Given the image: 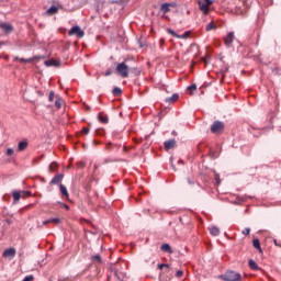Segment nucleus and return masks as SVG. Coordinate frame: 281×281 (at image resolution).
I'll use <instances>...</instances> for the list:
<instances>
[{
	"mask_svg": "<svg viewBox=\"0 0 281 281\" xmlns=\"http://www.w3.org/2000/svg\"><path fill=\"white\" fill-rule=\"evenodd\" d=\"M106 149H108V150L111 149V143H109V144L106 145Z\"/></svg>",
	"mask_w": 281,
	"mask_h": 281,
	"instance_id": "nucleus-47",
	"label": "nucleus"
},
{
	"mask_svg": "<svg viewBox=\"0 0 281 281\" xmlns=\"http://www.w3.org/2000/svg\"><path fill=\"white\" fill-rule=\"evenodd\" d=\"M15 60H19V63H33L35 60H41V56H34V57H31V58H20V57H16Z\"/></svg>",
	"mask_w": 281,
	"mask_h": 281,
	"instance_id": "nucleus-12",
	"label": "nucleus"
},
{
	"mask_svg": "<svg viewBox=\"0 0 281 281\" xmlns=\"http://www.w3.org/2000/svg\"><path fill=\"white\" fill-rule=\"evenodd\" d=\"M165 149L172 150L177 146V140L175 138H171L169 140H166L164 143Z\"/></svg>",
	"mask_w": 281,
	"mask_h": 281,
	"instance_id": "nucleus-10",
	"label": "nucleus"
},
{
	"mask_svg": "<svg viewBox=\"0 0 281 281\" xmlns=\"http://www.w3.org/2000/svg\"><path fill=\"white\" fill-rule=\"evenodd\" d=\"M188 91H196V85L189 86Z\"/></svg>",
	"mask_w": 281,
	"mask_h": 281,
	"instance_id": "nucleus-37",
	"label": "nucleus"
},
{
	"mask_svg": "<svg viewBox=\"0 0 281 281\" xmlns=\"http://www.w3.org/2000/svg\"><path fill=\"white\" fill-rule=\"evenodd\" d=\"M64 206H65V209H66V210H69V205H67V204H64Z\"/></svg>",
	"mask_w": 281,
	"mask_h": 281,
	"instance_id": "nucleus-48",
	"label": "nucleus"
},
{
	"mask_svg": "<svg viewBox=\"0 0 281 281\" xmlns=\"http://www.w3.org/2000/svg\"><path fill=\"white\" fill-rule=\"evenodd\" d=\"M173 8H177V2H165L160 5L159 14H162L161 18L166 21H170V16L166 14H168V12H171Z\"/></svg>",
	"mask_w": 281,
	"mask_h": 281,
	"instance_id": "nucleus-1",
	"label": "nucleus"
},
{
	"mask_svg": "<svg viewBox=\"0 0 281 281\" xmlns=\"http://www.w3.org/2000/svg\"><path fill=\"white\" fill-rule=\"evenodd\" d=\"M164 267H166L168 269V267H170L168 263H159L158 265V269H164Z\"/></svg>",
	"mask_w": 281,
	"mask_h": 281,
	"instance_id": "nucleus-40",
	"label": "nucleus"
},
{
	"mask_svg": "<svg viewBox=\"0 0 281 281\" xmlns=\"http://www.w3.org/2000/svg\"><path fill=\"white\" fill-rule=\"evenodd\" d=\"M22 194H23L24 196H30V192H27V191H22Z\"/></svg>",
	"mask_w": 281,
	"mask_h": 281,
	"instance_id": "nucleus-44",
	"label": "nucleus"
},
{
	"mask_svg": "<svg viewBox=\"0 0 281 281\" xmlns=\"http://www.w3.org/2000/svg\"><path fill=\"white\" fill-rule=\"evenodd\" d=\"M49 223H52V222H50V218L45 220V221L42 223V225H49Z\"/></svg>",
	"mask_w": 281,
	"mask_h": 281,
	"instance_id": "nucleus-43",
	"label": "nucleus"
},
{
	"mask_svg": "<svg viewBox=\"0 0 281 281\" xmlns=\"http://www.w3.org/2000/svg\"><path fill=\"white\" fill-rule=\"evenodd\" d=\"M168 34H171V36H175L176 38H179V34L175 32L172 29H167Z\"/></svg>",
	"mask_w": 281,
	"mask_h": 281,
	"instance_id": "nucleus-28",
	"label": "nucleus"
},
{
	"mask_svg": "<svg viewBox=\"0 0 281 281\" xmlns=\"http://www.w3.org/2000/svg\"><path fill=\"white\" fill-rule=\"evenodd\" d=\"M160 249H161L162 251H165L166 254H172V247H170L169 244H162V245L160 246Z\"/></svg>",
	"mask_w": 281,
	"mask_h": 281,
	"instance_id": "nucleus-19",
	"label": "nucleus"
},
{
	"mask_svg": "<svg viewBox=\"0 0 281 281\" xmlns=\"http://www.w3.org/2000/svg\"><path fill=\"white\" fill-rule=\"evenodd\" d=\"M115 71L121 78H128V65L126 63H120L116 65Z\"/></svg>",
	"mask_w": 281,
	"mask_h": 281,
	"instance_id": "nucleus-3",
	"label": "nucleus"
},
{
	"mask_svg": "<svg viewBox=\"0 0 281 281\" xmlns=\"http://www.w3.org/2000/svg\"><path fill=\"white\" fill-rule=\"evenodd\" d=\"M212 30H216V24L214 22L209 23L205 29L206 32H212Z\"/></svg>",
	"mask_w": 281,
	"mask_h": 281,
	"instance_id": "nucleus-24",
	"label": "nucleus"
},
{
	"mask_svg": "<svg viewBox=\"0 0 281 281\" xmlns=\"http://www.w3.org/2000/svg\"><path fill=\"white\" fill-rule=\"evenodd\" d=\"M252 247L259 251V254H262V247L260 246V239L255 238L252 240Z\"/></svg>",
	"mask_w": 281,
	"mask_h": 281,
	"instance_id": "nucleus-17",
	"label": "nucleus"
},
{
	"mask_svg": "<svg viewBox=\"0 0 281 281\" xmlns=\"http://www.w3.org/2000/svg\"><path fill=\"white\" fill-rule=\"evenodd\" d=\"M91 260H93L94 262H102V257H100V255H95L91 258Z\"/></svg>",
	"mask_w": 281,
	"mask_h": 281,
	"instance_id": "nucleus-29",
	"label": "nucleus"
},
{
	"mask_svg": "<svg viewBox=\"0 0 281 281\" xmlns=\"http://www.w3.org/2000/svg\"><path fill=\"white\" fill-rule=\"evenodd\" d=\"M178 38H190V31H187L182 35H179Z\"/></svg>",
	"mask_w": 281,
	"mask_h": 281,
	"instance_id": "nucleus-30",
	"label": "nucleus"
},
{
	"mask_svg": "<svg viewBox=\"0 0 281 281\" xmlns=\"http://www.w3.org/2000/svg\"><path fill=\"white\" fill-rule=\"evenodd\" d=\"M14 256H16V249L14 248H8L2 254L3 258H14Z\"/></svg>",
	"mask_w": 281,
	"mask_h": 281,
	"instance_id": "nucleus-9",
	"label": "nucleus"
},
{
	"mask_svg": "<svg viewBox=\"0 0 281 281\" xmlns=\"http://www.w3.org/2000/svg\"><path fill=\"white\" fill-rule=\"evenodd\" d=\"M211 236H218L221 234V229L216 226L210 228Z\"/></svg>",
	"mask_w": 281,
	"mask_h": 281,
	"instance_id": "nucleus-20",
	"label": "nucleus"
},
{
	"mask_svg": "<svg viewBox=\"0 0 281 281\" xmlns=\"http://www.w3.org/2000/svg\"><path fill=\"white\" fill-rule=\"evenodd\" d=\"M273 241H274L276 247H281V245L278 244V240H277V239H274Z\"/></svg>",
	"mask_w": 281,
	"mask_h": 281,
	"instance_id": "nucleus-45",
	"label": "nucleus"
},
{
	"mask_svg": "<svg viewBox=\"0 0 281 281\" xmlns=\"http://www.w3.org/2000/svg\"><path fill=\"white\" fill-rule=\"evenodd\" d=\"M183 277V270H178L176 272V278H182Z\"/></svg>",
	"mask_w": 281,
	"mask_h": 281,
	"instance_id": "nucleus-36",
	"label": "nucleus"
},
{
	"mask_svg": "<svg viewBox=\"0 0 281 281\" xmlns=\"http://www.w3.org/2000/svg\"><path fill=\"white\" fill-rule=\"evenodd\" d=\"M78 167H79V168H85V162H80V164L78 165Z\"/></svg>",
	"mask_w": 281,
	"mask_h": 281,
	"instance_id": "nucleus-46",
	"label": "nucleus"
},
{
	"mask_svg": "<svg viewBox=\"0 0 281 281\" xmlns=\"http://www.w3.org/2000/svg\"><path fill=\"white\" fill-rule=\"evenodd\" d=\"M248 266H249V269H251L252 271H260V267H258V263H256L254 259H250L248 261Z\"/></svg>",
	"mask_w": 281,
	"mask_h": 281,
	"instance_id": "nucleus-18",
	"label": "nucleus"
},
{
	"mask_svg": "<svg viewBox=\"0 0 281 281\" xmlns=\"http://www.w3.org/2000/svg\"><path fill=\"white\" fill-rule=\"evenodd\" d=\"M44 65H46V67H60V61H57V60H45Z\"/></svg>",
	"mask_w": 281,
	"mask_h": 281,
	"instance_id": "nucleus-14",
	"label": "nucleus"
},
{
	"mask_svg": "<svg viewBox=\"0 0 281 281\" xmlns=\"http://www.w3.org/2000/svg\"><path fill=\"white\" fill-rule=\"evenodd\" d=\"M50 223H53L54 225H60V218H58V217H50Z\"/></svg>",
	"mask_w": 281,
	"mask_h": 281,
	"instance_id": "nucleus-27",
	"label": "nucleus"
},
{
	"mask_svg": "<svg viewBox=\"0 0 281 281\" xmlns=\"http://www.w3.org/2000/svg\"><path fill=\"white\" fill-rule=\"evenodd\" d=\"M215 181L217 186L221 184V176H218V173L215 175Z\"/></svg>",
	"mask_w": 281,
	"mask_h": 281,
	"instance_id": "nucleus-38",
	"label": "nucleus"
},
{
	"mask_svg": "<svg viewBox=\"0 0 281 281\" xmlns=\"http://www.w3.org/2000/svg\"><path fill=\"white\" fill-rule=\"evenodd\" d=\"M59 191L61 195L69 199V191H67V187H65V184H59Z\"/></svg>",
	"mask_w": 281,
	"mask_h": 281,
	"instance_id": "nucleus-16",
	"label": "nucleus"
},
{
	"mask_svg": "<svg viewBox=\"0 0 281 281\" xmlns=\"http://www.w3.org/2000/svg\"><path fill=\"white\" fill-rule=\"evenodd\" d=\"M223 280L225 281H240L243 276L234 270H228L224 273Z\"/></svg>",
	"mask_w": 281,
	"mask_h": 281,
	"instance_id": "nucleus-2",
	"label": "nucleus"
},
{
	"mask_svg": "<svg viewBox=\"0 0 281 281\" xmlns=\"http://www.w3.org/2000/svg\"><path fill=\"white\" fill-rule=\"evenodd\" d=\"M29 146L27 140H22L18 144V151L19 153H23V150H25Z\"/></svg>",
	"mask_w": 281,
	"mask_h": 281,
	"instance_id": "nucleus-13",
	"label": "nucleus"
},
{
	"mask_svg": "<svg viewBox=\"0 0 281 281\" xmlns=\"http://www.w3.org/2000/svg\"><path fill=\"white\" fill-rule=\"evenodd\" d=\"M64 102H65V101L63 100V98L58 97V98L55 100V106H56V109H61Z\"/></svg>",
	"mask_w": 281,
	"mask_h": 281,
	"instance_id": "nucleus-22",
	"label": "nucleus"
},
{
	"mask_svg": "<svg viewBox=\"0 0 281 281\" xmlns=\"http://www.w3.org/2000/svg\"><path fill=\"white\" fill-rule=\"evenodd\" d=\"M189 181V183H194L192 180H188Z\"/></svg>",
	"mask_w": 281,
	"mask_h": 281,
	"instance_id": "nucleus-49",
	"label": "nucleus"
},
{
	"mask_svg": "<svg viewBox=\"0 0 281 281\" xmlns=\"http://www.w3.org/2000/svg\"><path fill=\"white\" fill-rule=\"evenodd\" d=\"M223 131H225V123H223L221 121H215L211 125V133H213L214 135H221V133H223Z\"/></svg>",
	"mask_w": 281,
	"mask_h": 281,
	"instance_id": "nucleus-4",
	"label": "nucleus"
},
{
	"mask_svg": "<svg viewBox=\"0 0 281 281\" xmlns=\"http://www.w3.org/2000/svg\"><path fill=\"white\" fill-rule=\"evenodd\" d=\"M58 13V7L56 5H52L48 10H47V14H56Z\"/></svg>",
	"mask_w": 281,
	"mask_h": 281,
	"instance_id": "nucleus-23",
	"label": "nucleus"
},
{
	"mask_svg": "<svg viewBox=\"0 0 281 281\" xmlns=\"http://www.w3.org/2000/svg\"><path fill=\"white\" fill-rule=\"evenodd\" d=\"M98 120H99V122H101L102 124H109V116L102 114V112H100V113L98 114Z\"/></svg>",
	"mask_w": 281,
	"mask_h": 281,
	"instance_id": "nucleus-15",
	"label": "nucleus"
},
{
	"mask_svg": "<svg viewBox=\"0 0 281 281\" xmlns=\"http://www.w3.org/2000/svg\"><path fill=\"white\" fill-rule=\"evenodd\" d=\"M0 30L5 34H12V32H14V26L8 22H2L0 23Z\"/></svg>",
	"mask_w": 281,
	"mask_h": 281,
	"instance_id": "nucleus-7",
	"label": "nucleus"
},
{
	"mask_svg": "<svg viewBox=\"0 0 281 281\" xmlns=\"http://www.w3.org/2000/svg\"><path fill=\"white\" fill-rule=\"evenodd\" d=\"M7 155H8V157H12V155H14V149L13 148H8L7 149Z\"/></svg>",
	"mask_w": 281,
	"mask_h": 281,
	"instance_id": "nucleus-33",
	"label": "nucleus"
},
{
	"mask_svg": "<svg viewBox=\"0 0 281 281\" xmlns=\"http://www.w3.org/2000/svg\"><path fill=\"white\" fill-rule=\"evenodd\" d=\"M56 168H58V165H57L56 162H52V164L49 165V170H50V172H54V171L56 170Z\"/></svg>",
	"mask_w": 281,
	"mask_h": 281,
	"instance_id": "nucleus-31",
	"label": "nucleus"
},
{
	"mask_svg": "<svg viewBox=\"0 0 281 281\" xmlns=\"http://www.w3.org/2000/svg\"><path fill=\"white\" fill-rule=\"evenodd\" d=\"M65 176L63 173H58L57 176H55L52 181H50V186H60L63 182V178Z\"/></svg>",
	"mask_w": 281,
	"mask_h": 281,
	"instance_id": "nucleus-11",
	"label": "nucleus"
},
{
	"mask_svg": "<svg viewBox=\"0 0 281 281\" xmlns=\"http://www.w3.org/2000/svg\"><path fill=\"white\" fill-rule=\"evenodd\" d=\"M12 194H13V199H14L15 202L21 201V192L13 191Z\"/></svg>",
	"mask_w": 281,
	"mask_h": 281,
	"instance_id": "nucleus-25",
	"label": "nucleus"
},
{
	"mask_svg": "<svg viewBox=\"0 0 281 281\" xmlns=\"http://www.w3.org/2000/svg\"><path fill=\"white\" fill-rule=\"evenodd\" d=\"M112 74H113V71L108 70V71H105V72L103 74V76L109 77V76H111Z\"/></svg>",
	"mask_w": 281,
	"mask_h": 281,
	"instance_id": "nucleus-42",
	"label": "nucleus"
},
{
	"mask_svg": "<svg viewBox=\"0 0 281 281\" xmlns=\"http://www.w3.org/2000/svg\"><path fill=\"white\" fill-rule=\"evenodd\" d=\"M82 133L83 135H89V127H83Z\"/></svg>",
	"mask_w": 281,
	"mask_h": 281,
	"instance_id": "nucleus-41",
	"label": "nucleus"
},
{
	"mask_svg": "<svg viewBox=\"0 0 281 281\" xmlns=\"http://www.w3.org/2000/svg\"><path fill=\"white\" fill-rule=\"evenodd\" d=\"M23 281H34V276L30 274V276H26Z\"/></svg>",
	"mask_w": 281,
	"mask_h": 281,
	"instance_id": "nucleus-34",
	"label": "nucleus"
},
{
	"mask_svg": "<svg viewBox=\"0 0 281 281\" xmlns=\"http://www.w3.org/2000/svg\"><path fill=\"white\" fill-rule=\"evenodd\" d=\"M113 95H122V89L119 87H115L112 91Z\"/></svg>",
	"mask_w": 281,
	"mask_h": 281,
	"instance_id": "nucleus-26",
	"label": "nucleus"
},
{
	"mask_svg": "<svg viewBox=\"0 0 281 281\" xmlns=\"http://www.w3.org/2000/svg\"><path fill=\"white\" fill-rule=\"evenodd\" d=\"M250 232H251L250 228H245V229L243 231V234H244V236H249Z\"/></svg>",
	"mask_w": 281,
	"mask_h": 281,
	"instance_id": "nucleus-39",
	"label": "nucleus"
},
{
	"mask_svg": "<svg viewBox=\"0 0 281 281\" xmlns=\"http://www.w3.org/2000/svg\"><path fill=\"white\" fill-rule=\"evenodd\" d=\"M204 1L205 2L198 1L199 10H201L203 14H210V5L214 3V0H204Z\"/></svg>",
	"mask_w": 281,
	"mask_h": 281,
	"instance_id": "nucleus-5",
	"label": "nucleus"
},
{
	"mask_svg": "<svg viewBox=\"0 0 281 281\" xmlns=\"http://www.w3.org/2000/svg\"><path fill=\"white\" fill-rule=\"evenodd\" d=\"M179 164H183V160H179Z\"/></svg>",
	"mask_w": 281,
	"mask_h": 281,
	"instance_id": "nucleus-50",
	"label": "nucleus"
},
{
	"mask_svg": "<svg viewBox=\"0 0 281 281\" xmlns=\"http://www.w3.org/2000/svg\"><path fill=\"white\" fill-rule=\"evenodd\" d=\"M177 100H179V94L173 93L170 98H167L165 102H177Z\"/></svg>",
	"mask_w": 281,
	"mask_h": 281,
	"instance_id": "nucleus-21",
	"label": "nucleus"
},
{
	"mask_svg": "<svg viewBox=\"0 0 281 281\" xmlns=\"http://www.w3.org/2000/svg\"><path fill=\"white\" fill-rule=\"evenodd\" d=\"M95 135H99V136L104 135V130H102V128L97 130Z\"/></svg>",
	"mask_w": 281,
	"mask_h": 281,
	"instance_id": "nucleus-35",
	"label": "nucleus"
},
{
	"mask_svg": "<svg viewBox=\"0 0 281 281\" xmlns=\"http://www.w3.org/2000/svg\"><path fill=\"white\" fill-rule=\"evenodd\" d=\"M68 36H77L78 38H82L85 36V31H82L80 26H72L68 32Z\"/></svg>",
	"mask_w": 281,
	"mask_h": 281,
	"instance_id": "nucleus-6",
	"label": "nucleus"
},
{
	"mask_svg": "<svg viewBox=\"0 0 281 281\" xmlns=\"http://www.w3.org/2000/svg\"><path fill=\"white\" fill-rule=\"evenodd\" d=\"M234 32H229L225 37H224V43L226 47H232V43H234Z\"/></svg>",
	"mask_w": 281,
	"mask_h": 281,
	"instance_id": "nucleus-8",
	"label": "nucleus"
},
{
	"mask_svg": "<svg viewBox=\"0 0 281 281\" xmlns=\"http://www.w3.org/2000/svg\"><path fill=\"white\" fill-rule=\"evenodd\" d=\"M55 95H56V94L54 93V91H50V92H49V95H48L49 102H54Z\"/></svg>",
	"mask_w": 281,
	"mask_h": 281,
	"instance_id": "nucleus-32",
	"label": "nucleus"
}]
</instances>
